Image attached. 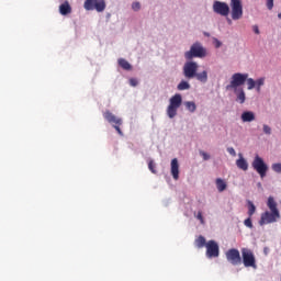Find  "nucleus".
I'll use <instances>...</instances> for the list:
<instances>
[{
    "instance_id": "nucleus-1",
    "label": "nucleus",
    "mask_w": 281,
    "mask_h": 281,
    "mask_svg": "<svg viewBox=\"0 0 281 281\" xmlns=\"http://www.w3.org/2000/svg\"><path fill=\"white\" fill-rule=\"evenodd\" d=\"M267 206L269 211H266L261 214V218L259 221V225H269L271 223H277L280 218V210H278V202L273 199V196L268 198Z\"/></svg>"
},
{
    "instance_id": "nucleus-2",
    "label": "nucleus",
    "mask_w": 281,
    "mask_h": 281,
    "mask_svg": "<svg viewBox=\"0 0 281 281\" xmlns=\"http://www.w3.org/2000/svg\"><path fill=\"white\" fill-rule=\"evenodd\" d=\"M181 104H183V98L180 93H176L169 100V105L167 108V115L172 120V117H177V111H179Z\"/></svg>"
},
{
    "instance_id": "nucleus-3",
    "label": "nucleus",
    "mask_w": 281,
    "mask_h": 281,
    "mask_svg": "<svg viewBox=\"0 0 281 281\" xmlns=\"http://www.w3.org/2000/svg\"><path fill=\"white\" fill-rule=\"evenodd\" d=\"M207 52L204 49L203 45L196 42L191 46L189 52L184 53V58L187 60H192V58H205Z\"/></svg>"
},
{
    "instance_id": "nucleus-4",
    "label": "nucleus",
    "mask_w": 281,
    "mask_h": 281,
    "mask_svg": "<svg viewBox=\"0 0 281 281\" xmlns=\"http://www.w3.org/2000/svg\"><path fill=\"white\" fill-rule=\"evenodd\" d=\"M247 78H249V74L235 72L232 76L231 83L226 86L227 91H229L231 89H234V91H238V87H243V85L247 82Z\"/></svg>"
},
{
    "instance_id": "nucleus-5",
    "label": "nucleus",
    "mask_w": 281,
    "mask_h": 281,
    "mask_svg": "<svg viewBox=\"0 0 281 281\" xmlns=\"http://www.w3.org/2000/svg\"><path fill=\"white\" fill-rule=\"evenodd\" d=\"M241 262L246 268H258V266L256 265V256L254 255V251L249 248H241Z\"/></svg>"
},
{
    "instance_id": "nucleus-6",
    "label": "nucleus",
    "mask_w": 281,
    "mask_h": 281,
    "mask_svg": "<svg viewBox=\"0 0 281 281\" xmlns=\"http://www.w3.org/2000/svg\"><path fill=\"white\" fill-rule=\"evenodd\" d=\"M83 8L87 11L95 12H104L106 10V1L105 0H86L83 3Z\"/></svg>"
},
{
    "instance_id": "nucleus-7",
    "label": "nucleus",
    "mask_w": 281,
    "mask_h": 281,
    "mask_svg": "<svg viewBox=\"0 0 281 281\" xmlns=\"http://www.w3.org/2000/svg\"><path fill=\"white\" fill-rule=\"evenodd\" d=\"M226 260L234 267L243 265V257H240V251L236 248H231L225 252Z\"/></svg>"
},
{
    "instance_id": "nucleus-8",
    "label": "nucleus",
    "mask_w": 281,
    "mask_h": 281,
    "mask_svg": "<svg viewBox=\"0 0 281 281\" xmlns=\"http://www.w3.org/2000/svg\"><path fill=\"white\" fill-rule=\"evenodd\" d=\"M252 168L258 172V175L261 177V179H265L267 177V171L269 170V167L267 164H265V160L260 156H256L252 161Z\"/></svg>"
},
{
    "instance_id": "nucleus-9",
    "label": "nucleus",
    "mask_w": 281,
    "mask_h": 281,
    "mask_svg": "<svg viewBox=\"0 0 281 281\" xmlns=\"http://www.w3.org/2000/svg\"><path fill=\"white\" fill-rule=\"evenodd\" d=\"M103 117L106 120V122H109V124H113V128H115L119 135H124L120 128V126H122V119L115 116V114H112L111 111H105L103 113Z\"/></svg>"
},
{
    "instance_id": "nucleus-10",
    "label": "nucleus",
    "mask_w": 281,
    "mask_h": 281,
    "mask_svg": "<svg viewBox=\"0 0 281 281\" xmlns=\"http://www.w3.org/2000/svg\"><path fill=\"white\" fill-rule=\"evenodd\" d=\"M231 10L233 21L243 19V0H231Z\"/></svg>"
},
{
    "instance_id": "nucleus-11",
    "label": "nucleus",
    "mask_w": 281,
    "mask_h": 281,
    "mask_svg": "<svg viewBox=\"0 0 281 281\" xmlns=\"http://www.w3.org/2000/svg\"><path fill=\"white\" fill-rule=\"evenodd\" d=\"M196 71H199V65L195 61H188L183 66V74L184 78H188L189 80L192 78H195Z\"/></svg>"
},
{
    "instance_id": "nucleus-12",
    "label": "nucleus",
    "mask_w": 281,
    "mask_h": 281,
    "mask_svg": "<svg viewBox=\"0 0 281 281\" xmlns=\"http://www.w3.org/2000/svg\"><path fill=\"white\" fill-rule=\"evenodd\" d=\"M213 12L221 14V16L229 15V5L226 2L215 1L213 3Z\"/></svg>"
},
{
    "instance_id": "nucleus-13",
    "label": "nucleus",
    "mask_w": 281,
    "mask_h": 281,
    "mask_svg": "<svg viewBox=\"0 0 281 281\" xmlns=\"http://www.w3.org/2000/svg\"><path fill=\"white\" fill-rule=\"evenodd\" d=\"M205 247H206V256L209 258H218L220 248H218V244L215 240H209Z\"/></svg>"
},
{
    "instance_id": "nucleus-14",
    "label": "nucleus",
    "mask_w": 281,
    "mask_h": 281,
    "mask_svg": "<svg viewBox=\"0 0 281 281\" xmlns=\"http://www.w3.org/2000/svg\"><path fill=\"white\" fill-rule=\"evenodd\" d=\"M171 176L173 177L175 181L179 180V160L177 158L171 160Z\"/></svg>"
},
{
    "instance_id": "nucleus-15",
    "label": "nucleus",
    "mask_w": 281,
    "mask_h": 281,
    "mask_svg": "<svg viewBox=\"0 0 281 281\" xmlns=\"http://www.w3.org/2000/svg\"><path fill=\"white\" fill-rule=\"evenodd\" d=\"M234 93L237 95L236 102H239V104H245V100H247L245 90H243V88H237V91H234Z\"/></svg>"
},
{
    "instance_id": "nucleus-16",
    "label": "nucleus",
    "mask_w": 281,
    "mask_h": 281,
    "mask_svg": "<svg viewBox=\"0 0 281 281\" xmlns=\"http://www.w3.org/2000/svg\"><path fill=\"white\" fill-rule=\"evenodd\" d=\"M59 12L63 14V16H67V14H71V5H69V2H64L59 5Z\"/></svg>"
},
{
    "instance_id": "nucleus-17",
    "label": "nucleus",
    "mask_w": 281,
    "mask_h": 281,
    "mask_svg": "<svg viewBox=\"0 0 281 281\" xmlns=\"http://www.w3.org/2000/svg\"><path fill=\"white\" fill-rule=\"evenodd\" d=\"M215 186L218 192H225V190H227V182H225V180H223L222 178H217L215 180Z\"/></svg>"
},
{
    "instance_id": "nucleus-18",
    "label": "nucleus",
    "mask_w": 281,
    "mask_h": 281,
    "mask_svg": "<svg viewBox=\"0 0 281 281\" xmlns=\"http://www.w3.org/2000/svg\"><path fill=\"white\" fill-rule=\"evenodd\" d=\"M254 120H256V114L251 111H246L241 114L243 122H254Z\"/></svg>"
},
{
    "instance_id": "nucleus-19",
    "label": "nucleus",
    "mask_w": 281,
    "mask_h": 281,
    "mask_svg": "<svg viewBox=\"0 0 281 281\" xmlns=\"http://www.w3.org/2000/svg\"><path fill=\"white\" fill-rule=\"evenodd\" d=\"M236 166L237 168H239V170L249 169V164L247 162V160H245V158H243V156H240V158L236 160Z\"/></svg>"
},
{
    "instance_id": "nucleus-20",
    "label": "nucleus",
    "mask_w": 281,
    "mask_h": 281,
    "mask_svg": "<svg viewBox=\"0 0 281 281\" xmlns=\"http://www.w3.org/2000/svg\"><path fill=\"white\" fill-rule=\"evenodd\" d=\"M206 245H207V241L205 240V237L200 235L195 239V247H198V249H203V247H206Z\"/></svg>"
},
{
    "instance_id": "nucleus-21",
    "label": "nucleus",
    "mask_w": 281,
    "mask_h": 281,
    "mask_svg": "<svg viewBox=\"0 0 281 281\" xmlns=\"http://www.w3.org/2000/svg\"><path fill=\"white\" fill-rule=\"evenodd\" d=\"M184 106L189 113H194L196 111V103L194 101L184 102Z\"/></svg>"
},
{
    "instance_id": "nucleus-22",
    "label": "nucleus",
    "mask_w": 281,
    "mask_h": 281,
    "mask_svg": "<svg viewBox=\"0 0 281 281\" xmlns=\"http://www.w3.org/2000/svg\"><path fill=\"white\" fill-rule=\"evenodd\" d=\"M119 65L122 67V69H125V71H131L132 69L131 64L124 58L119 59Z\"/></svg>"
},
{
    "instance_id": "nucleus-23",
    "label": "nucleus",
    "mask_w": 281,
    "mask_h": 281,
    "mask_svg": "<svg viewBox=\"0 0 281 281\" xmlns=\"http://www.w3.org/2000/svg\"><path fill=\"white\" fill-rule=\"evenodd\" d=\"M195 78L199 80V82H207V72L205 70L202 72H196Z\"/></svg>"
},
{
    "instance_id": "nucleus-24",
    "label": "nucleus",
    "mask_w": 281,
    "mask_h": 281,
    "mask_svg": "<svg viewBox=\"0 0 281 281\" xmlns=\"http://www.w3.org/2000/svg\"><path fill=\"white\" fill-rule=\"evenodd\" d=\"M263 85H265V77H261L255 81V89L257 93H260L261 87H263Z\"/></svg>"
},
{
    "instance_id": "nucleus-25",
    "label": "nucleus",
    "mask_w": 281,
    "mask_h": 281,
    "mask_svg": "<svg viewBox=\"0 0 281 281\" xmlns=\"http://www.w3.org/2000/svg\"><path fill=\"white\" fill-rule=\"evenodd\" d=\"M247 205H248V216L252 217L254 214H256V205L254 204V202L251 201H247Z\"/></svg>"
},
{
    "instance_id": "nucleus-26",
    "label": "nucleus",
    "mask_w": 281,
    "mask_h": 281,
    "mask_svg": "<svg viewBox=\"0 0 281 281\" xmlns=\"http://www.w3.org/2000/svg\"><path fill=\"white\" fill-rule=\"evenodd\" d=\"M177 89L178 91H188V89H190V83L188 81H181Z\"/></svg>"
},
{
    "instance_id": "nucleus-27",
    "label": "nucleus",
    "mask_w": 281,
    "mask_h": 281,
    "mask_svg": "<svg viewBox=\"0 0 281 281\" xmlns=\"http://www.w3.org/2000/svg\"><path fill=\"white\" fill-rule=\"evenodd\" d=\"M246 82L248 85V91H251V89H256V80H254V78L247 77Z\"/></svg>"
},
{
    "instance_id": "nucleus-28",
    "label": "nucleus",
    "mask_w": 281,
    "mask_h": 281,
    "mask_svg": "<svg viewBox=\"0 0 281 281\" xmlns=\"http://www.w3.org/2000/svg\"><path fill=\"white\" fill-rule=\"evenodd\" d=\"M244 225L246 227H249V229L254 228V223L251 222V217L250 216L244 221Z\"/></svg>"
},
{
    "instance_id": "nucleus-29",
    "label": "nucleus",
    "mask_w": 281,
    "mask_h": 281,
    "mask_svg": "<svg viewBox=\"0 0 281 281\" xmlns=\"http://www.w3.org/2000/svg\"><path fill=\"white\" fill-rule=\"evenodd\" d=\"M148 169L150 170V172H153V175H157V170L155 169V161L150 160L148 162Z\"/></svg>"
},
{
    "instance_id": "nucleus-30",
    "label": "nucleus",
    "mask_w": 281,
    "mask_h": 281,
    "mask_svg": "<svg viewBox=\"0 0 281 281\" xmlns=\"http://www.w3.org/2000/svg\"><path fill=\"white\" fill-rule=\"evenodd\" d=\"M196 218L198 221H200L201 225H205V220L203 218V212L199 211Z\"/></svg>"
},
{
    "instance_id": "nucleus-31",
    "label": "nucleus",
    "mask_w": 281,
    "mask_h": 281,
    "mask_svg": "<svg viewBox=\"0 0 281 281\" xmlns=\"http://www.w3.org/2000/svg\"><path fill=\"white\" fill-rule=\"evenodd\" d=\"M272 170H273L274 172L280 173V172H281V164H280V162L273 164V165H272Z\"/></svg>"
},
{
    "instance_id": "nucleus-32",
    "label": "nucleus",
    "mask_w": 281,
    "mask_h": 281,
    "mask_svg": "<svg viewBox=\"0 0 281 281\" xmlns=\"http://www.w3.org/2000/svg\"><path fill=\"white\" fill-rule=\"evenodd\" d=\"M140 8H142V4H139V2H134V3L132 4V9L134 10V12L139 11Z\"/></svg>"
},
{
    "instance_id": "nucleus-33",
    "label": "nucleus",
    "mask_w": 281,
    "mask_h": 281,
    "mask_svg": "<svg viewBox=\"0 0 281 281\" xmlns=\"http://www.w3.org/2000/svg\"><path fill=\"white\" fill-rule=\"evenodd\" d=\"M263 133L266 135H271V127L267 124H263Z\"/></svg>"
},
{
    "instance_id": "nucleus-34",
    "label": "nucleus",
    "mask_w": 281,
    "mask_h": 281,
    "mask_svg": "<svg viewBox=\"0 0 281 281\" xmlns=\"http://www.w3.org/2000/svg\"><path fill=\"white\" fill-rule=\"evenodd\" d=\"M200 155H201V157H203V160H204V161L210 160V154H207V153L201 150V151H200Z\"/></svg>"
},
{
    "instance_id": "nucleus-35",
    "label": "nucleus",
    "mask_w": 281,
    "mask_h": 281,
    "mask_svg": "<svg viewBox=\"0 0 281 281\" xmlns=\"http://www.w3.org/2000/svg\"><path fill=\"white\" fill-rule=\"evenodd\" d=\"M130 85L131 87H137V85H139V81L136 78H131Z\"/></svg>"
},
{
    "instance_id": "nucleus-36",
    "label": "nucleus",
    "mask_w": 281,
    "mask_h": 281,
    "mask_svg": "<svg viewBox=\"0 0 281 281\" xmlns=\"http://www.w3.org/2000/svg\"><path fill=\"white\" fill-rule=\"evenodd\" d=\"M227 153H229V155H232V157H236V149H234V147H228Z\"/></svg>"
},
{
    "instance_id": "nucleus-37",
    "label": "nucleus",
    "mask_w": 281,
    "mask_h": 281,
    "mask_svg": "<svg viewBox=\"0 0 281 281\" xmlns=\"http://www.w3.org/2000/svg\"><path fill=\"white\" fill-rule=\"evenodd\" d=\"M268 10H273V0H267Z\"/></svg>"
},
{
    "instance_id": "nucleus-38",
    "label": "nucleus",
    "mask_w": 281,
    "mask_h": 281,
    "mask_svg": "<svg viewBox=\"0 0 281 281\" xmlns=\"http://www.w3.org/2000/svg\"><path fill=\"white\" fill-rule=\"evenodd\" d=\"M214 45H215L216 49H218V47H221V45H223V43H221V41L215 38L214 40Z\"/></svg>"
},
{
    "instance_id": "nucleus-39",
    "label": "nucleus",
    "mask_w": 281,
    "mask_h": 281,
    "mask_svg": "<svg viewBox=\"0 0 281 281\" xmlns=\"http://www.w3.org/2000/svg\"><path fill=\"white\" fill-rule=\"evenodd\" d=\"M252 30H254L255 34H260V29H258V25H254Z\"/></svg>"
},
{
    "instance_id": "nucleus-40",
    "label": "nucleus",
    "mask_w": 281,
    "mask_h": 281,
    "mask_svg": "<svg viewBox=\"0 0 281 281\" xmlns=\"http://www.w3.org/2000/svg\"><path fill=\"white\" fill-rule=\"evenodd\" d=\"M279 19H281V13L278 14Z\"/></svg>"
}]
</instances>
